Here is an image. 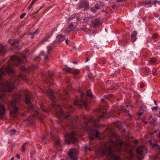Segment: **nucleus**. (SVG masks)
Wrapping results in <instances>:
<instances>
[{
	"label": "nucleus",
	"instance_id": "f257e3e1",
	"mask_svg": "<svg viewBox=\"0 0 160 160\" xmlns=\"http://www.w3.org/2000/svg\"><path fill=\"white\" fill-rule=\"evenodd\" d=\"M5 71L3 69L0 70V80L2 79V76L4 75ZM18 82V80L14 82V80L8 81H4L2 83H0V99H1L4 94V91L10 92L12 88L15 87L14 85L17 84ZM5 108L2 105L0 104V118H2L5 114Z\"/></svg>",
	"mask_w": 160,
	"mask_h": 160
},
{
	"label": "nucleus",
	"instance_id": "f03ea898",
	"mask_svg": "<svg viewBox=\"0 0 160 160\" xmlns=\"http://www.w3.org/2000/svg\"><path fill=\"white\" fill-rule=\"evenodd\" d=\"M122 143V141H117L114 142L112 140L107 143L104 142L102 145L101 152L104 155L110 156L113 160H120L118 157L112 154V152L120 151Z\"/></svg>",
	"mask_w": 160,
	"mask_h": 160
},
{
	"label": "nucleus",
	"instance_id": "7ed1b4c3",
	"mask_svg": "<svg viewBox=\"0 0 160 160\" xmlns=\"http://www.w3.org/2000/svg\"><path fill=\"white\" fill-rule=\"evenodd\" d=\"M85 130L89 133V138L91 140H92L95 138H98L99 132L94 128L91 127H88Z\"/></svg>",
	"mask_w": 160,
	"mask_h": 160
},
{
	"label": "nucleus",
	"instance_id": "20e7f679",
	"mask_svg": "<svg viewBox=\"0 0 160 160\" xmlns=\"http://www.w3.org/2000/svg\"><path fill=\"white\" fill-rule=\"evenodd\" d=\"M21 97V95H19L17 98L13 99L12 102L8 103V106H11L13 108L14 113L17 112L18 110V107L16 106V104L20 100Z\"/></svg>",
	"mask_w": 160,
	"mask_h": 160
},
{
	"label": "nucleus",
	"instance_id": "39448f33",
	"mask_svg": "<svg viewBox=\"0 0 160 160\" xmlns=\"http://www.w3.org/2000/svg\"><path fill=\"white\" fill-rule=\"evenodd\" d=\"M65 139L66 142L68 143H70L71 142L74 143L77 141V138L73 132L67 135Z\"/></svg>",
	"mask_w": 160,
	"mask_h": 160
},
{
	"label": "nucleus",
	"instance_id": "423d86ee",
	"mask_svg": "<svg viewBox=\"0 0 160 160\" xmlns=\"http://www.w3.org/2000/svg\"><path fill=\"white\" fill-rule=\"evenodd\" d=\"M79 92L81 93V98L79 101L78 98L76 99L74 104L76 105H79L80 107H82L83 105H86L87 104V102L83 97L84 93H82V91L80 90H79Z\"/></svg>",
	"mask_w": 160,
	"mask_h": 160
},
{
	"label": "nucleus",
	"instance_id": "0eeeda50",
	"mask_svg": "<svg viewBox=\"0 0 160 160\" xmlns=\"http://www.w3.org/2000/svg\"><path fill=\"white\" fill-rule=\"evenodd\" d=\"M146 148L143 146L139 147L137 149V156L141 160L143 158L144 153L146 151Z\"/></svg>",
	"mask_w": 160,
	"mask_h": 160
},
{
	"label": "nucleus",
	"instance_id": "6e6552de",
	"mask_svg": "<svg viewBox=\"0 0 160 160\" xmlns=\"http://www.w3.org/2000/svg\"><path fill=\"white\" fill-rule=\"evenodd\" d=\"M106 114V112H102V115L100 116L99 118H98L97 119H94L92 118L90 116L88 117L87 116H84V118L86 120V121L85 122L87 121H88L89 122H96L98 121L100 119L102 118H106L107 117L105 116V115Z\"/></svg>",
	"mask_w": 160,
	"mask_h": 160
},
{
	"label": "nucleus",
	"instance_id": "1a4fd4ad",
	"mask_svg": "<svg viewBox=\"0 0 160 160\" xmlns=\"http://www.w3.org/2000/svg\"><path fill=\"white\" fill-rule=\"evenodd\" d=\"M78 152V150L75 148H72L69 150L68 155L71 160H77Z\"/></svg>",
	"mask_w": 160,
	"mask_h": 160
},
{
	"label": "nucleus",
	"instance_id": "9d476101",
	"mask_svg": "<svg viewBox=\"0 0 160 160\" xmlns=\"http://www.w3.org/2000/svg\"><path fill=\"white\" fill-rule=\"evenodd\" d=\"M64 70L67 72H70L77 74L79 72V70L78 69H74L70 68L69 67L66 68L64 69Z\"/></svg>",
	"mask_w": 160,
	"mask_h": 160
},
{
	"label": "nucleus",
	"instance_id": "9b49d317",
	"mask_svg": "<svg viewBox=\"0 0 160 160\" xmlns=\"http://www.w3.org/2000/svg\"><path fill=\"white\" fill-rule=\"evenodd\" d=\"M11 60L17 62L16 64L18 65L21 62V60L20 58L18 56H12L10 58Z\"/></svg>",
	"mask_w": 160,
	"mask_h": 160
},
{
	"label": "nucleus",
	"instance_id": "f8f14e48",
	"mask_svg": "<svg viewBox=\"0 0 160 160\" xmlns=\"http://www.w3.org/2000/svg\"><path fill=\"white\" fill-rule=\"evenodd\" d=\"M31 94V92L29 91H28V92L26 94L25 101L26 103L27 104L30 103H31L29 95Z\"/></svg>",
	"mask_w": 160,
	"mask_h": 160
},
{
	"label": "nucleus",
	"instance_id": "ddd939ff",
	"mask_svg": "<svg viewBox=\"0 0 160 160\" xmlns=\"http://www.w3.org/2000/svg\"><path fill=\"white\" fill-rule=\"evenodd\" d=\"M64 36L61 34L58 35L56 37L57 41L58 42H60L64 40Z\"/></svg>",
	"mask_w": 160,
	"mask_h": 160
},
{
	"label": "nucleus",
	"instance_id": "4468645a",
	"mask_svg": "<svg viewBox=\"0 0 160 160\" xmlns=\"http://www.w3.org/2000/svg\"><path fill=\"white\" fill-rule=\"evenodd\" d=\"M46 92L49 95V98L51 99H52L54 98V96L53 95V92L52 90L50 89L46 91Z\"/></svg>",
	"mask_w": 160,
	"mask_h": 160
},
{
	"label": "nucleus",
	"instance_id": "2eb2a0df",
	"mask_svg": "<svg viewBox=\"0 0 160 160\" xmlns=\"http://www.w3.org/2000/svg\"><path fill=\"white\" fill-rule=\"evenodd\" d=\"M104 4L102 2H99L95 5V7L96 9H101Z\"/></svg>",
	"mask_w": 160,
	"mask_h": 160
},
{
	"label": "nucleus",
	"instance_id": "dca6fc26",
	"mask_svg": "<svg viewBox=\"0 0 160 160\" xmlns=\"http://www.w3.org/2000/svg\"><path fill=\"white\" fill-rule=\"evenodd\" d=\"M53 139L54 141L56 144L57 146H59L60 144L59 138L58 137H57V138H53Z\"/></svg>",
	"mask_w": 160,
	"mask_h": 160
},
{
	"label": "nucleus",
	"instance_id": "f3484780",
	"mask_svg": "<svg viewBox=\"0 0 160 160\" xmlns=\"http://www.w3.org/2000/svg\"><path fill=\"white\" fill-rule=\"evenodd\" d=\"M6 70L8 73H13L14 72L13 70L11 68V65H10L6 68Z\"/></svg>",
	"mask_w": 160,
	"mask_h": 160
},
{
	"label": "nucleus",
	"instance_id": "a211bd4d",
	"mask_svg": "<svg viewBox=\"0 0 160 160\" xmlns=\"http://www.w3.org/2000/svg\"><path fill=\"white\" fill-rule=\"evenodd\" d=\"M81 8L84 7L85 8H87L88 6V4L86 2H83L81 3Z\"/></svg>",
	"mask_w": 160,
	"mask_h": 160
},
{
	"label": "nucleus",
	"instance_id": "6ab92c4d",
	"mask_svg": "<svg viewBox=\"0 0 160 160\" xmlns=\"http://www.w3.org/2000/svg\"><path fill=\"white\" fill-rule=\"evenodd\" d=\"M149 123L151 124H154L156 120L153 118L150 117L149 118Z\"/></svg>",
	"mask_w": 160,
	"mask_h": 160
},
{
	"label": "nucleus",
	"instance_id": "aec40b11",
	"mask_svg": "<svg viewBox=\"0 0 160 160\" xmlns=\"http://www.w3.org/2000/svg\"><path fill=\"white\" fill-rule=\"evenodd\" d=\"M8 41L9 42V43H10L11 45L12 46H13V45H14L15 43H18L19 42L18 40H14L13 42L12 43L11 42V40L10 39H9L8 40Z\"/></svg>",
	"mask_w": 160,
	"mask_h": 160
},
{
	"label": "nucleus",
	"instance_id": "412c9836",
	"mask_svg": "<svg viewBox=\"0 0 160 160\" xmlns=\"http://www.w3.org/2000/svg\"><path fill=\"white\" fill-rule=\"evenodd\" d=\"M50 38V36H48L47 38H44L42 40L40 44H43L45 42L48 41V39Z\"/></svg>",
	"mask_w": 160,
	"mask_h": 160
},
{
	"label": "nucleus",
	"instance_id": "4be33fe9",
	"mask_svg": "<svg viewBox=\"0 0 160 160\" xmlns=\"http://www.w3.org/2000/svg\"><path fill=\"white\" fill-rule=\"evenodd\" d=\"M50 38V36H48L47 38H44L42 40L40 44H43L45 42L48 41V39Z\"/></svg>",
	"mask_w": 160,
	"mask_h": 160
},
{
	"label": "nucleus",
	"instance_id": "5701e85b",
	"mask_svg": "<svg viewBox=\"0 0 160 160\" xmlns=\"http://www.w3.org/2000/svg\"><path fill=\"white\" fill-rule=\"evenodd\" d=\"M149 62L152 64H154L156 62V59L154 58H152L150 60Z\"/></svg>",
	"mask_w": 160,
	"mask_h": 160
},
{
	"label": "nucleus",
	"instance_id": "b1692460",
	"mask_svg": "<svg viewBox=\"0 0 160 160\" xmlns=\"http://www.w3.org/2000/svg\"><path fill=\"white\" fill-rule=\"evenodd\" d=\"M73 25L72 23H71L68 26V28L70 29V30L67 31V32H69L73 29Z\"/></svg>",
	"mask_w": 160,
	"mask_h": 160
},
{
	"label": "nucleus",
	"instance_id": "393cba45",
	"mask_svg": "<svg viewBox=\"0 0 160 160\" xmlns=\"http://www.w3.org/2000/svg\"><path fill=\"white\" fill-rule=\"evenodd\" d=\"M4 48L2 46H0V54L4 53Z\"/></svg>",
	"mask_w": 160,
	"mask_h": 160
},
{
	"label": "nucleus",
	"instance_id": "a878e982",
	"mask_svg": "<svg viewBox=\"0 0 160 160\" xmlns=\"http://www.w3.org/2000/svg\"><path fill=\"white\" fill-rule=\"evenodd\" d=\"M27 143V142H25L23 144L22 146V148L21 149V151L22 152H24L25 150V145Z\"/></svg>",
	"mask_w": 160,
	"mask_h": 160
},
{
	"label": "nucleus",
	"instance_id": "bb28decb",
	"mask_svg": "<svg viewBox=\"0 0 160 160\" xmlns=\"http://www.w3.org/2000/svg\"><path fill=\"white\" fill-rule=\"evenodd\" d=\"M34 115H33V116L34 117H36L38 116V115L39 112L38 111L36 110H34L32 112Z\"/></svg>",
	"mask_w": 160,
	"mask_h": 160
},
{
	"label": "nucleus",
	"instance_id": "cd10ccee",
	"mask_svg": "<svg viewBox=\"0 0 160 160\" xmlns=\"http://www.w3.org/2000/svg\"><path fill=\"white\" fill-rule=\"evenodd\" d=\"M87 95L90 97H92V93H91L90 90H89L87 91Z\"/></svg>",
	"mask_w": 160,
	"mask_h": 160
},
{
	"label": "nucleus",
	"instance_id": "c85d7f7f",
	"mask_svg": "<svg viewBox=\"0 0 160 160\" xmlns=\"http://www.w3.org/2000/svg\"><path fill=\"white\" fill-rule=\"evenodd\" d=\"M53 47L52 46H49L47 47V48L48 49V52H49L51 49Z\"/></svg>",
	"mask_w": 160,
	"mask_h": 160
},
{
	"label": "nucleus",
	"instance_id": "c756f323",
	"mask_svg": "<svg viewBox=\"0 0 160 160\" xmlns=\"http://www.w3.org/2000/svg\"><path fill=\"white\" fill-rule=\"evenodd\" d=\"M152 2L150 0H147L145 2V4L146 5H148L150 4H152Z\"/></svg>",
	"mask_w": 160,
	"mask_h": 160
},
{
	"label": "nucleus",
	"instance_id": "7c9ffc66",
	"mask_svg": "<svg viewBox=\"0 0 160 160\" xmlns=\"http://www.w3.org/2000/svg\"><path fill=\"white\" fill-rule=\"evenodd\" d=\"M39 31V30L38 29H37L33 33V35H36L38 33Z\"/></svg>",
	"mask_w": 160,
	"mask_h": 160
},
{
	"label": "nucleus",
	"instance_id": "2f4dec72",
	"mask_svg": "<svg viewBox=\"0 0 160 160\" xmlns=\"http://www.w3.org/2000/svg\"><path fill=\"white\" fill-rule=\"evenodd\" d=\"M158 109H159V108L158 106L153 107L152 108V111H156Z\"/></svg>",
	"mask_w": 160,
	"mask_h": 160
},
{
	"label": "nucleus",
	"instance_id": "473e14b6",
	"mask_svg": "<svg viewBox=\"0 0 160 160\" xmlns=\"http://www.w3.org/2000/svg\"><path fill=\"white\" fill-rule=\"evenodd\" d=\"M137 35V33L136 32V31H134L132 32V38L133 37V36L136 37Z\"/></svg>",
	"mask_w": 160,
	"mask_h": 160
},
{
	"label": "nucleus",
	"instance_id": "72a5a7b5",
	"mask_svg": "<svg viewBox=\"0 0 160 160\" xmlns=\"http://www.w3.org/2000/svg\"><path fill=\"white\" fill-rule=\"evenodd\" d=\"M34 2H32L30 4L29 6L28 7V10H29L31 9V8L32 7V6L34 4Z\"/></svg>",
	"mask_w": 160,
	"mask_h": 160
},
{
	"label": "nucleus",
	"instance_id": "f704fd0d",
	"mask_svg": "<svg viewBox=\"0 0 160 160\" xmlns=\"http://www.w3.org/2000/svg\"><path fill=\"white\" fill-rule=\"evenodd\" d=\"M75 16V15H73L71 16L68 19V21H69L71 20H72Z\"/></svg>",
	"mask_w": 160,
	"mask_h": 160
},
{
	"label": "nucleus",
	"instance_id": "c9c22d12",
	"mask_svg": "<svg viewBox=\"0 0 160 160\" xmlns=\"http://www.w3.org/2000/svg\"><path fill=\"white\" fill-rule=\"evenodd\" d=\"M90 19V18L89 17H86L84 19L83 21L85 22H87Z\"/></svg>",
	"mask_w": 160,
	"mask_h": 160
},
{
	"label": "nucleus",
	"instance_id": "e433bc0d",
	"mask_svg": "<svg viewBox=\"0 0 160 160\" xmlns=\"http://www.w3.org/2000/svg\"><path fill=\"white\" fill-rule=\"evenodd\" d=\"M97 10V9H96L95 8V7H92V8H91V10L93 12H95L96 10Z\"/></svg>",
	"mask_w": 160,
	"mask_h": 160
},
{
	"label": "nucleus",
	"instance_id": "4c0bfd02",
	"mask_svg": "<svg viewBox=\"0 0 160 160\" xmlns=\"http://www.w3.org/2000/svg\"><path fill=\"white\" fill-rule=\"evenodd\" d=\"M26 13H24L23 14H22L20 16V18L21 19L22 18L24 17V16L26 15Z\"/></svg>",
	"mask_w": 160,
	"mask_h": 160
},
{
	"label": "nucleus",
	"instance_id": "58836bf2",
	"mask_svg": "<svg viewBox=\"0 0 160 160\" xmlns=\"http://www.w3.org/2000/svg\"><path fill=\"white\" fill-rule=\"evenodd\" d=\"M126 115L129 117V118H130L131 117V115L130 114V113L128 112V111H127L126 112Z\"/></svg>",
	"mask_w": 160,
	"mask_h": 160
},
{
	"label": "nucleus",
	"instance_id": "ea45409f",
	"mask_svg": "<svg viewBox=\"0 0 160 160\" xmlns=\"http://www.w3.org/2000/svg\"><path fill=\"white\" fill-rule=\"evenodd\" d=\"M133 37H132V36H131V40L132 41V42H134L136 39V37L133 36Z\"/></svg>",
	"mask_w": 160,
	"mask_h": 160
},
{
	"label": "nucleus",
	"instance_id": "a19ab883",
	"mask_svg": "<svg viewBox=\"0 0 160 160\" xmlns=\"http://www.w3.org/2000/svg\"><path fill=\"white\" fill-rule=\"evenodd\" d=\"M44 105L43 104H42L40 106V107L41 109L42 110V111H45L46 110L45 109H43V107Z\"/></svg>",
	"mask_w": 160,
	"mask_h": 160
},
{
	"label": "nucleus",
	"instance_id": "79ce46f5",
	"mask_svg": "<svg viewBox=\"0 0 160 160\" xmlns=\"http://www.w3.org/2000/svg\"><path fill=\"white\" fill-rule=\"evenodd\" d=\"M15 132H16V130H15L12 129V130H11V134H12V133H14Z\"/></svg>",
	"mask_w": 160,
	"mask_h": 160
},
{
	"label": "nucleus",
	"instance_id": "37998d69",
	"mask_svg": "<svg viewBox=\"0 0 160 160\" xmlns=\"http://www.w3.org/2000/svg\"><path fill=\"white\" fill-rule=\"evenodd\" d=\"M144 85L143 83H141L140 84V87L141 88H142L144 87Z\"/></svg>",
	"mask_w": 160,
	"mask_h": 160
},
{
	"label": "nucleus",
	"instance_id": "c03bdc74",
	"mask_svg": "<svg viewBox=\"0 0 160 160\" xmlns=\"http://www.w3.org/2000/svg\"><path fill=\"white\" fill-rule=\"evenodd\" d=\"M29 35H32V36H31V38H32V39L33 38H34V36L35 35H33V33H32V34L30 33Z\"/></svg>",
	"mask_w": 160,
	"mask_h": 160
},
{
	"label": "nucleus",
	"instance_id": "a18cd8bd",
	"mask_svg": "<svg viewBox=\"0 0 160 160\" xmlns=\"http://www.w3.org/2000/svg\"><path fill=\"white\" fill-rule=\"evenodd\" d=\"M99 23V20H97V23H95V25L96 26L98 25Z\"/></svg>",
	"mask_w": 160,
	"mask_h": 160
},
{
	"label": "nucleus",
	"instance_id": "49530a36",
	"mask_svg": "<svg viewBox=\"0 0 160 160\" xmlns=\"http://www.w3.org/2000/svg\"><path fill=\"white\" fill-rule=\"evenodd\" d=\"M157 3H159L160 2L159 1H157V0L154 1V4L155 5Z\"/></svg>",
	"mask_w": 160,
	"mask_h": 160
},
{
	"label": "nucleus",
	"instance_id": "de8ad7c7",
	"mask_svg": "<svg viewBox=\"0 0 160 160\" xmlns=\"http://www.w3.org/2000/svg\"><path fill=\"white\" fill-rule=\"evenodd\" d=\"M23 70V71H24L26 70V69L25 68V67L24 66H23L22 68H21Z\"/></svg>",
	"mask_w": 160,
	"mask_h": 160
},
{
	"label": "nucleus",
	"instance_id": "09e8293b",
	"mask_svg": "<svg viewBox=\"0 0 160 160\" xmlns=\"http://www.w3.org/2000/svg\"><path fill=\"white\" fill-rule=\"evenodd\" d=\"M69 115H66V116H64V117L65 118H68L69 117Z\"/></svg>",
	"mask_w": 160,
	"mask_h": 160
},
{
	"label": "nucleus",
	"instance_id": "8fccbe9b",
	"mask_svg": "<svg viewBox=\"0 0 160 160\" xmlns=\"http://www.w3.org/2000/svg\"><path fill=\"white\" fill-rule=\"evenodd\" d=\"M124 0H118L117 2H122Z\"/></svg>",
	"mask_w": 160,
	"mask_h": 160
},
{
	"label": "nucleus",
	"instance_id": "3c124183",
	"mask_svg": "<svg viewBox=\"0 0 160 160\" xmlns=\"http://www.w3.org/2000/svg\"><path fill=\"white\" fill-rule=\"evenodd\" d=\"M68 39H67L66 41H65V43H66V44H68Z\"/></svg>",
	"mask_w": 160,
	"mask_h": 160
},
{
	"label": "nucleus",
	"instance_id": "603ef678",
	"mask_svg": "<svg viewBox=\"0 0 160 160\" xmlns=\"http://www.w3.org/2000/svg\"><path fill=\"white\" fill-rule=\"evenodd\" d=\"M85 150L86 151L88 150V148L87 147V146H85Z\"/></svg>",
	"mask_w": 160,
	"mask_h": 160
},
{
	"label": "nucleus",
	"instance_id": "864d4df0",
	"mask_svg": "<svg viewBox=\"0 0 160 160\" xmlns=\"http://www.w3.org/2000/svg\"><path fill=\"white\" fill-rule=\"evenodd\" d=\"M16 157L18 158V159H19L20 158V157L17 154L16 155Z\"/></svg>",
	"mask_w": 160,
	"mask_h": 160
},
{
	"label": "nucleus",
	"instance_id": "5fc2aeb1",
	"mask_svg": "<svg viewBox=\"0 0 160 160\" xmlns=\"http://www.w3.org/2000/svg\"><path fill=\"white\" fill-rule=\"evenodd\" d=\"M22 57L23 59H24L26 58V56L24 55H23L22 56Z\"/></svg>",
	"mask_w": 160,
	"mask_h": 160
},
{
	"label": "nucleus",
	"instance_id": "6e6d98bb",
	"mask_svg": "<svg viewBox=\"0 0 160 160\" xmlns=\"http://www.w3.org/2000/svg\"><path fill=\"white\" fill-rule=\"evenodd\" d=\"M48 56H45V59H48Z\"/></svg>",
	"mask_w": 160,
	"mask_h": 160
},
{
	"label": "nucleus",
	"instance_id": "4d7b16f0",
	"mask_svg": "<svg viewBox=\"0 0 160 160\" xmlns=\"http://www.w3.org/2000/svg\"><path fill=\"white\" fill-rule=\"evenodd\" d=\"M45 138H46V136H44V137H43L42 138V140H44L45 139Z\"/></svg>",
	"mask_w": 160,
	"mask_h": 160
},
{
	"label": "nucleus",
	"instance_id": "13d9d810",
	"mask_svg": "<svg viewBox=\"0 0 160 160\" xmlns=\"http://www.w3.org/2000/svg\"><path fill=\"white\" fill-rule=\"evenodd\" d=\"M88 60H89L88 58H87V59H86L85 62H87L88 61Z\"/></svg>",
	"mask_w": 160,
	"mask_h": 160
},
{
	"label": "nucleus",
	"instance_id": "bf43d9fd",
	"mask_svg": "<svg viewBox=\"0 0 160 160\" xmlns=\"http://www.w3.org/2000/svg\"><path fill=\"white\" fill-rule=\"evenodd\" d=\"M33 105H31V108H30V109H33Z\"/></svg>",
	"mask_w": 160,
	"mask_h": 160
},
{
	"label": "nucleus",
	"instance_id": "052dcab7",
	"mask_svg": "<svg viewBox=\"0 0 160 160\" xmlns=\"http://www.w3.org/2000/svg\"><path fill=\"white\" fill-rule=\"evenodd\" d=\"M154 104L156 105H157V102H156L155 101H154Z\"/></svg>",
	"mask_w": 160,
	"mask_h": 160
},
{
	"label": "nucleus",
	"instance_id": "680f3d73",
	"mask_svg": "<svg viewBox=\"0 0 160 160\" xmlns=\"http://www.w3.org/2000/svg\"><path fill=\"white\" fill-rule=\"evenodd\" d=\"M17 48L18 49H20L21 48V46H20L19 47H17Z\"/></svg>",
	"mask_w": 160,
	"mask_h": 160
},
{
	"label": "nucleus",
	"instance_id": "e2e57ef3",
	"mask_svg": "<svg viewBox=\"0 0 160 160\" xmlns=\"http://www.w3.org/2000/svg\"><path fill=\"white\" fill-rule=\"evenodd\" d=\"M142 113L141 112H139L138 113V114L139 115H141L142 114Z\"/></svg>",
	"mask_w": 160,
	"mask_h": 160
},
{
	"label": "nucleus",
	"instance_id": "0e129e2a",
	"mask_svg": "<svg viewBox=\"0 0 160 160\" xmlns=\"http://www.w3.org/2000/svg\"><path fill=\"white\" fill-rule=\"evenodd\" d=\"M37 0H33L32 1L35 3Z\"/></svg>",
	"mask_w": 160,
	"mask_h": 160
},
{
	"label": "nucleus",
	"instance_id": "69168bd1",
	"mask_svg": "<svg viewBox=\"0 0 160 160\" xmlns=\"http://www.w3.org/2000/svg\"><path fill=\"white\" fill-rule=\"evenodd\" d=\"M14 157H12L11 158V160H14Z\"/></svg>",
	"mask_w": 160,
	"mask_h": 160
},
{
	"label": "nucleus",
	"instance_id": "338daca9",
	"mask_svg": "<svg viewBox=\"0 0 160 160\" xmlns=\"http://www.w3.org/2000/svg\"><path fill=\"white\" fill-rule=\"evenodd\" d=\"M28 52V50H27L25 51V53H27Z\"/></svg>",
	"mask_w": 160,
	"mask_h": 160
},
{
	"label": "nucleus",
	"instance_id": "774afa93",
	"mask_svg": "<svg viewBox=\"0 0 160 160\" xmlns=\"http://www.w3.org/2000/svg\"><path fill=\"white\" fill-rule=\"evenodd\" d=\"M72 62L73 63H74V64H76V63L75 62H74V61Z\"/></svg>",
	"mask_w": 160,
	"mask_h": 160
}]
</instances>
